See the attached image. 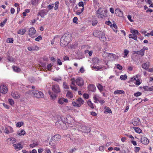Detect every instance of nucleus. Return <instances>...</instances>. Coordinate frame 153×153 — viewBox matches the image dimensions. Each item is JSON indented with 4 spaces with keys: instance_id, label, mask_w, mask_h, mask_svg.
<instances>
[{
    "instance_id": "35",
    "label": "nucleus",
    "mask_w": 153,
    "mask_h": 153,
    "mask_svg": "<svg viewBox=\"0 0 153 153\" xmlns=\"http://www.w3.org/2000/svg\"><path fill=\"white\" fill-rule=\"evenodd\" d=\"M124 91L122 90H118L114 91V94H124Z\"/></svg>"
},
{
    "instance_id": "49",
    "label": "nucleus",
    "mask_w": 153,
    "mask_h": 153,
    "mask_svg": "<svg viewBox=\"0 0 153 153\" xmlns=\"http://www.w3.org/2000/svg\"><path fill=\"white\" fill-rule=\"evenodd\" d=\"M53 80L59 82V81H60L62 80V78L60 76H59L58 77H56L55 78H54L53 79Z\"/></svg>"
},
{
    "instance_id": "12",
    "label": "nucleus",
    "mask_w": 153,
    "mask_h": 153,
    "mask_svg": "<svg viewBox=\"0 0 153 153\" xmlns=\"http://www.w3.org/2000/svg\"><path fill=\"white\" fill-rule=\"evenodd\" d=\"M118 58V56L113 53H109L108 60L111 61L114 60Z\"/></svg>"
},
{
    "instance_id": "17",
    "label": "nucleus",
    "mask_w": 153,
    "mask_h": 153,
    "mask_svg": "<svg viewBox=\"0 0 153 153\" xmlns=\"http://www.w3.org/2000/svg\"><path fill=\"white\" fill-rule=\"evenodd\" d=\"M132 123L134 126H138L140 123V120L138 118H134L133 119Z\"/></svg>"
},
{
    "instance_id": "41",
    "label": "nucleus",
    "mask_w": 153,
    "mask_h": 153,
    "mask_svg": "<svg viewBox=\"0 0 153 153\" xmlns=\"http://www.w3.org/2000/svg\"><path fill=\"white\" fill-rule=\"evenodd\" d=\"M24 125V123L23 122H19L17 123L16 124V126L17 127L19 128L22 126Z\"/></svg>"
},
{
    "instance_id": "5",
    "label": "nucleus",
    "mask_w": 153,
    "mask_h": 153,
    "mask_svg": "<svg viewBox=\"0 0 153 153\" xmlns=\"http://www.w3.org/2000/svg\"><path fill=\"white\" fill-rule=\"evenodd\" d=\"M30 93L38 98H42L44 97V94L42 92L35 90H32Z\"/></svg>"
},
{
    "instance_id": "57",
    "label": "nucleus",
    "mask_w": 153,
    "mask_h": 153,
    "mask_svg": "<svg viewBox=\"0 0 153 153\" xmlns=\"http://www.w3.org/2000/svg\"><path fill=\"white\" fill-rule=\"evenodd\" d=\"M42 39V37L41 36H39L37 37L35 39V40L36 41H39V40H41Z\"/></svg>"
},
{
    "instance_id": "13",
    "label": "nucleus",
    "mask_w": 153,
    "mask_h": 153,
    "mask_svg": "<svg viewBox=\"0 0 153 153\" xmlns=\"http://www.w3.org/2000/svg\"><path fill=\"white\" fill-rule=\"evenodd\" d=\"M13 131V128L12 127L8 126L5 128L4 132L5 133L9 134L12 133Z\"/></svg>"
},
{
    "instance_id": "53",
    "label": "nucleus",
    "mask_w": 153,
    "mask_h": 153,
    "mask_svg": "<svg viewBox=\"0 0 153 153\" xmlns=\"http://www.w3.org/2000/svg\"><path fill=\"white\" fill-rule=\"evenodd\" d=\"M9 102L11 105H13L14 104V102L13 100L10 99L8 100Z\"/></svg>"
},
{
    "instance_id": "23",
    "label": "nucleus",
    "mask_w": 153,
    "mask_h": 153,
    "mask_svg": "<svg viewBox=\"0 0 153 153\" xmlns=\"http://www.w3.org/2000/svg\"><path fill=\"white\" fill-rule=\"evenodd\" d=\"M68 102V100L67 99L63 97L60 98L58 100V103L61 105L63 104L64 102Z\"/></svg>"
},
{
    "instance_id": "58",
    "label": "nucleus",
    "mask_w": 153,
    "mask_h": 153,
    "mask_svg": "<svg viewBox=\"0 0 153 153\" xmlns=\"http://www.w3.org/2000/svg\"><path fill=\"white\" fill-rule=\"evenodd\" d=\"M141 94H142V93L141 92H138L136 93H134V96L135 97H138V96H139L140 95H141Z\"/></svg>"
},
{
    "instance_id": "38",
    "label": "nucleus",
    "mask_w": 153,
    "mask_h": 153,
    "mask_svg": "<svg viewBox=\"0 0 153 153\" xmlns=\"http://www.w3.org/2000/svg\"><path fill=\"white\" fill-rule=\"evenodd\" d=\"M49 94L51 98L53 100H55L56 97V95L55 94H53L52 92H49Z\"/></svg>"
},
{
    "instance_id": "44",
    "label": "nucleus",
    "mask_w": 153,
    "mask_h": 153,
    "mask_svg": "<svg viewBox=\"0 0 153 153\" xmlns=\"http://www.w3.org/2000/svg\"><path fill=\"white\" fill-rule=\"evenodd\" d=\"M84 7H82L81 10H78L76 12V13L77 15H80L83 11Z\"/></svg>"
},
{
    "instance_id": "11",
    "label": "nucleus",
    "mask_w": 153,
    "mask_h": 153,
    "mask_svg": "<svg viewBox=\"0 0 153 153\" xmlns=\"http://www.w3.org/2000/svg\"><path fill=\"white\" fill-rule=\"evenodd\" d=\"M81 130L80 131L84 133H88L90 131V128L85 126L82 125L80 126Z\"/></svg>"
},
{
    "instance_id": "59",
    "label": "nucleus",
    "mask_w": 153,
    "mask_h": 153,
    "mask_svg": "<svg viewBox=\"0 0 153 153\" xmlns=\"http://www.w3.org/2000/svg\"><path fill=\"white\" fill-rule=\"evenodd\" d=\"M97 23V20L95 19L92 21V25L93 26H95Z\"/></svg>"
},
{
    "instance_id": "61",
    "label": "nucleus",
    "mask_w": 153,
    "mask_h": 153,
    "mask_svg": "<svg viewBox=\"0 0 153 153\" xmlns=\"http://www.w3.org/2000/svg\"><path fill=\"white\" fill-rule=\"evenodd\" d=\"M134 148V152L136 153L138 152L140 149V148L139 147H135Z\"/></svg>"
},
{
    "instance_id": "2",
    "label": "nucleus",
    "mask_w": 153,
    "mask_h": 153,
    "mask_svg": "<svg viewBox=\"0 0 153 153\" xmlns=\"http://www.w3.org/2000/svg\"><path fill=\"white\" fill-rule=\"evenodd\" d=\"M107 11L100 7L96 12L97 16L99 19H104L107 16Z\"/></svg>"
},
{
    "instance_id": "28",
    "label": "nucleus",
    "mask_w": 153,
    "mask_h": 153,
    "mask_svg": "<svg viewBox=\"0 0 153 153\" xmlns=\"http://www.w3.org/2000/svg\"><path fill=\"white\" fill-rule=\"evenodd\" d=\"M96 86L99 90L100 92H102L104 90V88L103 86L100 83H97L96 84Z\"/></svg>"
},
{
    "instance_id": "55",
    "label": "nucleus",
    "mask_w": 153,
    "mask_h": 153,
    "mask_svg": "<svg viewBox=\"0 0 153 153\" xmlns=\"http://www.w3.org/2000/svg\"><path fill=\"white\" fill-rule=\"evenodd\" d=\"M7 21V19H5L3 22H1L0 23V26L1 27H3L4 25V24Z\"/></svg>"
},
{
    "instance_id": "16",
    "label": "nucleus",
    "mask_w": 153,
    "mask_h": 153,
    "mask_svg": "<svg viewBox=\"0 0 153 153\" xmlns=\"http://www.w3.org/2000/svg\"><path fill=\"white\" fill-rule=\"evenodd\" d=\"M115 12L117 16L120 17H122L123 16V12L120 9H116L115 10Z\"/></svg>"
},
{
    "instance_id": "29",
    "label": "nucleus",
    "mask_w": 153,
    "mask_h": 153,
    "mask_svg": "<svg viewBox=\"0 0 153 153\" xmlns=\"http://www.w3.org/2000/svg\"><path fill=\"white\" fill-rule=\"evenodd\" d=\"M104 109H105V111H104V113L110 114L111 113V109L108 107L107 106H105L104 107Z\"/></svg>"
},
{
    "instance_id": "25",
    "label": "nucleus",
    "mask_w": 153,
    "mask_h": 153,
    "mask_svg": "<svg viewBox=\"0 0 153 153\" xmlns=\"http://www.w3.org/2000/svg\"><path fill=\"white\" fill-rule=\"evenodd\" d=\"M150 65V63L149 62H146L143 63L142 65V68L144 69L147 70L148 68H149Z\"/></svg>"
},
{
    "instance_id": "9",
    "label": "nucleus",
    "mask_w": 153,
    "mask_h": 153,
    "mask_svg": "<svg viewBox=\"0 0 153 153\" xmlns=\"http://www.w3.org/2000/svg\"><path fill=\"white\" fill-rule=\"evenodd\" d=\"M52 88L53 91L55 93L58 94L61 91L58 85H53L52 86Z\"/></svg>"
},
{
    "instance_id": "32",
    "label": "nucleus",
    "mask_w": 153,
    "mask_h": 153,
    "mask_svg": "<svg viewBox=\"0 0 153 153\" xmlns=\"http://www.w3.org/2000/svg\"><path fill=\"white\" fill-rule=\"evenodd\" d=\"M26 32V30L25 28H24L22 29L19 30L18 32V33L21 35L24 34Z\"/></svg>"
},
{
    "instance_id": "51",
    "label": "nucleus",
    "mask_w": 153,
    "mask_h": 153,
    "mask_svg": "<svg viewBox=\"0 0 153 153\" xmlns=\"http://www.w3.org/2000/svg\"><path fill=\"white\" fill-rule=\"evenodd\" d=\"M39 144V143L37 142L34 143H33L31 144L30 145V147L33 148L34 147H35L36 146H37Z\"/></svg>"
},
{
    "instance_id": "3",
    "label": "nucleus",
    "mask_w": 153,
    "mask_h": 153,
    "mask_svg": "<svg viewBox=\"0 0 153 153\" xmlns=\"http://www.w3.org/2000/svg\"><path fill=\"white\" fill-rule=\"evenodd\" d=\"M94 35L95 36H97L100 40L104 42L106 41V38L105 37V33L102 32L96 31L94 33Z\"/></svg>"
},
{
    "instance_id": "34",
    "label": "nucleus",
    "mask_w": 153,
    "mask_h": 153,
    "mask_svg": "<svg viewBox=\"0 0 153 153\" xmlns=\"http://www.w3.org/2000/svg\"><path fill=\"white\" fill-rule=\"evenodd\" d=\"M92 61L94 64H96L99 62V59L98 58L95 57L93 59Z\"/></svg>"
},
{
    "instance_id": "36",
    "label": "nucleus",
    "mask_w": 153,
    "mask_h": 153,
    "mask_svg": "<svg viewBox=\"0 0 153 153\" xmlns=\"http://www.w3.org/2000/svg\"><path fill=\"white\" fill-rule=\"evenodd\" d=\"M135 53L137 54L140 55L142 56H143L144 55V50L142 49L140 51H137L135 52Z\"/></svg>"
},
{
    "instance_id": "62",
    "label": "nucleus",
    "mask_w": 153,
    "mask_h": 153,
    "mask_svg": "<svg viewBox=\"0 0 153 153\" xmlns=\"http://www.w3.org/2000/svg\"><path fill=\"white\" fill-rule=\"evenodd\" d=\"M116 67L119 70H122L123 68L119 64H117Z\"/></svg>"
},
{
    "instance_id": "63",
    "label": "nucleus",
    "mask_w": 153,
    "mask_h": 153,
    "mask_svg": "<svg viewBox=\"0 0 153 153\" xmlns=\"http://www.w3.org/2000/svg\"><path fill=\"white\" fill-rule=\"evenodd\" d=\"M78 5L79 7H84V3L83 2L80 1L78 4Z\"/></svg>"
},
{
    "instance_id": "46",
    "label": "nucleus",
    "mask_w": 153,
    "mask_h": 153,
    "mask_svg": "<svg viewBox=\"0 0 153 153\" xmlns=\"http://www.w3.org/2000/svg\"><path fill=\"white\" fill-rule=\"evenodd\" d=\"M6 41L8 43H12L13 42V38H7Z\"/></svg>"
},
{
    "instance_id": "30",
    "label": "nucleus",
    "mask_w": 153,
    "mask_h": 153,
    "mask_svg": "<svg viewBox=\"0 0 153 153\" xmlns=\"http://www.w3.org/2000/svg\"><path fill=\"white\" fill-rule=\"evenodd\" d=\"M144 89L146 91H152L153 90V86L149 87L145 86L143 87Z\"/></svg>"
},
{
    "instance_id": "52",
    "label": "nucleus",
    "mask_w": 153,
    "mask_h": 153,
    "mask_svg": "<svg viewBox=\"0 0 153 153\" xmlns=\"http://www.w3.org/2000/svg\"><path fill=\"white\" fill-rule=\"evenodd\" d=\"M85 53H88L89 56L92 55V51H89L88 50H86L85 51Z\"/></svg>"
},
{
    "instance_id": "10",
    "label": "nucleus",
    "mask_w": 153,
    "mask_h": 153,
    "mask_svg": "<svg viewBox=\"0 0 153 153\" xmlns=\"http://www.w3.org/2000/svg\"><path fill=\"white\" fill-rule=\"evenodd\" d=\"M76 84L80 86H82L84 84L83 79L81 77H78L75 80Z\"/></svg>"
},
{
    "instance_id": "56",
    "label": "nucleus",
    "mask_w": 153,
    "mask_h": 153,
    "mask_svg": "<svg viewBox=\"0 0 153 153\" xmlns=\"http://www.w3.org/2000/svg\"><path fill=\"white\" fill-rule=\"evenodd\" d=\"M70 87L71 88L72 90H74L75 91H76L77 90V88L75 85L73 86H72V85H71Z\"/></svg>"
},
{
    "instance_id": "60",
    "label": "nucleus",
    "mask_w": 153,
    "mask_h": 153,
    "mask_svg": "<svg viewBox=\"0 0 153 153\" xmlns=\"http://www.w3.org/2000/svg\"><path fill=\"white\" fill-rule=\"evenodd\" d=\"M76 150V149L75 148H72V149H70L69 152L70 153H73Z\"/></svg>"
},
{
    "instance_id": "40",
    "label": "nucleus",
    "mask_w": 153,
    "mask_h": 153,
    "mask_svg": "<svg viewBox=\"0 0 153 153\" xmlns=\"http://www.w3.org/2000/svg\"><path fill=\"white\" fill-rule=\"evenodd\" d=\"M56 143L53 140H52V139H51L50 142L49 143V144L50 146H54Z\"/></svg>"
},
{
    "instance_id": "19",
    "label": "nucleus",
    "mask_w": 153,
    "mask_h": 153,
    "mask_svg": "<svg viewBox=\"0 0 153 153\" xmlns=\"http://www.w3.org/2000/svg\"><path fill=\"white\" fill-rule=\"evenodd\" d=\"M141 142L143 144L147 145L149 143V140L145 137H142L141 139Z\"/></svg>"
},
{
    "instance_id": "64",
    "label": "nucleus",
    "mask_w": 153,
    "mask_h": 153,
    "mask_svg": "<svg viewBox=\"0 0 153 153\" xmlns=\"http://www.w3.org/2000/svg\"><path fill=\"white\" fill-rule=\"evenodd\" d=\"M128 19L131 22H133L134 21L131 19V16L130 15H128L127 16Z\"/></svg>"
},
{
    "instance_id": "4",
    "label": "nucleus",
    "mask_w": 153,
    "mask_h": 153,
    "mask_svg": "<svg viewBox=\"0 0 153 153\" xmlns=\"http://www.w3.org/2000/svg\"><path fill=\"white\" fill-rule=\"evenodd\" d=\"M130 32L132 34L129 35V37L130 38H132L135 40H137V36L139 33L138 31L136 30L131 29L130 30Z\"/></svg>"
},
{
    "instance_id": "14",
    "label": "nucleus",
    "mask_w": 153,
    "mask_h": 153,
    "mask_svg": "<svg viewBox=\"0 0 153 153\" xmlns=\"http://www.w3.org/2000/svg\"><path fill=\"white\" fill-rule=\"evenodd\" d=\"M11 95L13 98L15 99L19 98L20 96V94L15 91H12L11 93Z\"/></svg>"
},
{
    "instance_id": "31",
    "label": "nucleus",
    "mask_w": 153,
    "mask_h": 153,
    "mask_svg": "<svg viewBox=\"0 0 153 153\" xmlns=\"http://www.w3.org/2000/svg\"><path fill=\"white\" fill-rule=\"evenodd\" d=\"M132 128L134 129L135 132L138 134H140L142 132V130L139 127H133Z\"/></svg>"
},
{
    "instance_id": "54",
    "label": "nucleus",
    "mask_w": 153,
    "mask_h": 153,
    "mask_svg": "<svg viewBox=\"0 0 153 153\" xmlns=\"http://www.w3.org/2000/svg\"><path fill=\"white\" fill-rule=\"evenodd\" d=\"M127 77V76L126 75H122L120 76V78L121 79L123 80H126Z\"/></svg>"
},
{
    "instance_id": "24",
    "label": "nucleus",
    "mask_w": 153,
    "mask_h": 153,
    "mask_svg": "<svg viewBox=\"0 0 153 153\" xmlns=\"http://www.w3.org/2000/svg\"><path fill=\"white\" fill-rule=\"evenodd\" d=\"M47 12L46 10H43L39 12L38 16H40L42 17H44V16L47 14Z\"/></svg>"
},
{
    "instance_id": "7",
    "label": "nucleus",
    "mask_w": 153,
    "mask_h": 153,
    "mask_svg": "<svg viewBox=\"0 0 153 153\" xmlns=\"http://www.w3.org/2000/svg\"><path fill=\"white\" fill-rule=\"evenodd\" d=\"M36 30L33 27L29 29L28 30V35L31 38H35L36 36Z\"/></svg>"
},
{
    "instance_id": "33",
    "label": "nucleus",
    "mask_w": 153,
    "mask_h": 153,
    "mask_svg": "<svg viewBox=\"0 0 153 153\" xmlns=\"http://www.w3.org/2000/svg\"><path fill=\"white\" fill-rule=\"evenodd\" d=\"M109 53L105 52H104L102 54V56L105 59L108 60Z\"/></svg>"
},
{
    "instance_id": "22",
    "label": "nucleus",
    "mask_w": 153,
    "mask_h": 153,
    "mask_svg": "<svg viewBox=\"0 0 153 153\" xmlns=\"http://www.w3.org/2000/svg\"><path fill=\"white\" fill-rule=\"evenodd\" d=\"M16 139L14 137L8 138L7 140V142L10 144H13L16 142Z\"/></svg>"
},
{
    "instance_id": "43",
    "label": "nucleus",
    "mask_w": 153,
    "mask_h": 153,
    "mask_svg": "<svg viewBox=\"0 0 153 153\" xmlns=\"http://www.w3.org/2000/svg\"><path fill=\"white\" fill-rule=\"evenodd\" d=\"M53 63H51L50 64H49L47 67V69L49 71H50L51 70V68L53 65Z\"/></svg>"
},
{
    "instance_id": "27",
    "label": "nucleus",
    "mask_w": 153,
    "mask_h": 153,
    "mask_svg": "<svg viewBox=\"0 0 153 153\" xmlns=\"http://www.w3.org/2000/svg\"><path fill=\"white\" fill-rule=\"evenodd\" d=\"M88 89L91 91H94L96 88L95 86L93 85H90L88 87Z\"/></svg>"
},
{
    "instance_id": "6",
    "label": "nucleus",
    "mask_w": 153,
    "mask_h": 153,
    "mask_svg": "<svg viewBox=\"0 0 153 153\" xmlns=\"http://www.w3.org/2000/svg\"><path fill=\"white\" fill-rule=\"evenodd\" d=\"M84 101L81 98H79L76 100L72 102V104L74 106L80 107L83 104Z\"/></svg>"
},
{
    "instance_id": "15",
    "label": "nucleus",
    "mask_w": 153,
    "mask_h": 153,
    "mask_svg": "<svg viewBox=\"0 0 153 153\" xmlns=\"http://www.w3.org/2000/svg\"><path fill=\"white\" fill-rule=\"evenodd\" d=\"M93 98L94 100V102L95 103H98L100 100H101V97L100 95L97 94H94Z\"/></svg>"
},
{
    "instance_id": "18",
    "label": "nucleus",
    "mask_w": 153,
    "mask_h": 153,
    "mask_svg": "<svg viewBox=\"0 0 153 153\" xmlns=\"http://www.w3.org/2000/svg\"><path fill=\"white\" fill-rule=\"evenodd\" d=\"M14 148L15 150H19L22 149L23 148V146L20 143H18L13 145Z\"/></svg>"
},
{
    "instance_id": "45",
    "label": "nucleus",
    "mask_w": 153,
    "mask_h": 153,
    "mask_svg": "<svg viewBox=\"0 0 153 153\" xmlns=\"http://www.w3.org/2000/svg\"><path fill=\"white\" fill-rule=\"evenodd\" d=\"M63 87L65 89H68L69 87L68 85L66 82H64L63 83Z\"/></svg>"
},
{
    "instance_id": "26",
    "label": "nucleus",
    "mask_w": 153,
    "mask_h": 153,
    "mask_svg": "<svg viewBox=\"0 0 153 153\" xmlns=\"http://www.w3.org/2000/svg\"><path fill=\"white\" fill-rule=\"evenodd\" d=\"M17 134L19 136H24L26 134L25 131L23 129L19 130L17 131Z\"/></svg>"
},
{
    "instance_id": "8",
    "label": "nucleus",
    "mask_w": 153,
    "mask_h": 153,
    "mask_svg": "<svg viewBox=\"0 0 153 153\" xmlns=\"http://www.w3.org/2000/svg\"><path fill=\"white\" fill-rule=\"evenodd\" d=\"M8 91L7 86L4 85H0V93L3 94H6Z\"/></svg>"
},
{
    "instance_id": "20",
    "label": "nucleus",
    "mask_w": 153,
    "mask_h": 153,
    "mask_svg": "<svg viewBox=\"0 0 153 153\" xmlns=\"http://www.w3.org/2000/svg\"><path fill=\"white\" fill-rule=\"evenodd\" d=\"M61 138V136L59 134H56L52 137L51 139L56 143L60 140Z\"/></svg>"
},
{
    "instance_id": "37",
    "label": "nucleus",
    "mask_w": 153,
    "mask_h": 153,
    "mask_svg": "<svg viewBox=\"0 0 153 153\" xmlns=\"http://www.w3.org/2000/svg\"><path fill=\"white\" fill-rule=\"evenodd\" d=\"M66 96L67 97L69 98H71L73 97V94L71 92L69 91H68L67 93Z\"/></svg>"
},
{
    "instance_id": "48",
    "label": "nucleus",
    "mask_w": 153,
    "mask_h": 153,
    "mask_svg": "<svg viewBox=\"0 0 153 153\" xmlns=\"http://www.w3.org/2000/svg\"><path fill=\"white\" fill-rule=\"evenodd\" d=\"M111 27L112 28L114 27V29H116L115 30H114V31L115 32L117 33V30L116 29L117 28V27L115 24H113V25L111 24Z\"/></svg>"
},
{
    "instance_id": "1",
    "label": "nucleus",
    "mask_w": 153,
    "mask_h": 153,
    "mask_svg": "<svg viewBox=\"0 0 153 153\" xmlns=\"http://www.w3.org/2000/svg\"><path fill=\"white\" fill-rule=\"evenodd\" d=\"M71 34L65 33L61 37L60 39V44L61 46L65 47L66 46L72 39Z\"/></svg>"
},
{
    "instance_id": "42",
    "label": "nucleus",
    "mask_w": 153,
    "mask_h": 153,
    "mask_svg": "<svg viewBox=\"0 0 153 153\" xmlns=\"http://www.w3.org/2000/svg\"><path fill=\"white\" fill-rule=\"evenodd\" d=\"M13 70L16 72H19L20 71V69L16 66H13Z\"/></svg>"
},
{
    "instance_id": "39",
    "label": "nucleus",
    "mask_w": 153,
    "mask_h": 153,
    "mask_svg": "<svg viewBox=\"0 0 153 153\" xmlns=\"http://www.w3.org/2000/svg\"><path fill=\"white\" fill-rule=\"evenodd\" d=\"M40 0H32L31 3L33 5H36L39 3Z\"/></svg>"
},
{
    "instance_id": "47",
    "label": "nucleus",
    "mask_w": 153,
    "mask_h": 153,
    "mask_svg": "<svg viewBox=\"0 0 153 153\" xmlns=\"http://www.w3.org/2000/svg\"><path fill=\"white\" fill-rule=\"evenodd\" d=\"M87 104L89 107L91 108H94V106L93 104L91 102V101H88L87 102Z\"/></svg>"
},
{
    "instance_id": "21",
    "label": "nucleus",
    "mask_w": 153,
    "mask_h": 153,
    "mask_svg": "<svg viewBox=\"0 0 153 153\" xmlns=\"http://www.w3.org/2000/svg\"><path fill=\"white\" fill-rule=\"evenodd\" d=\"M27 49L29 51H38L39 50V48L36 45H33L28 47Z\"/></svg>"
},
{
    "instance_id": "50",
    "label": "nucleus",
    "mask_w": 153,
    "mask_h": 153,
    "mask_svg": "<svg viewBox=\"0 0 153 153\" xmlns=\"http://www.w3.org/2000/svg\"><path fill=\"white\" fill-rule=\"evenodd\" d=\"M129 53V51L127 49H125L124 50V56H123V57L125 58L126 56H127L128 54Z\"/></svg>"
}]
</instances>
